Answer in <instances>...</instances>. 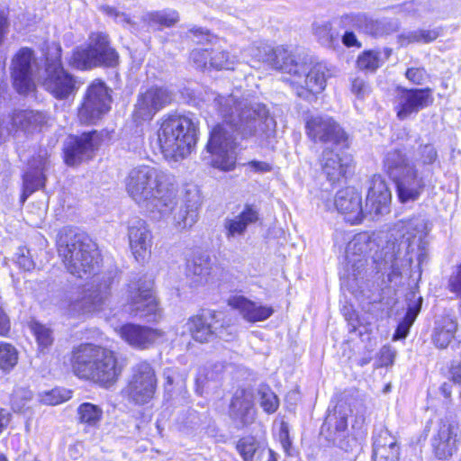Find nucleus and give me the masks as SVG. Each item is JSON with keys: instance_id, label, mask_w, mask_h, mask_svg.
Listing matches in <instances>:
<instances>
[{"instance_id": "1", "label": "nucleus", "mask_w": 461, "mask_h": 461, "mask_svg": "<svg viewBox=\"0 0 461 461\" xmlns=\"http://www.w3.org/2000/svg\"><path fill=\"white\" fill-rule=\"evenodd\" d=\"M214 105L222 122L212 129L206 149L213 167L230 171L237 160L235 134L262 142L274 135L276 122L264 104L234 94L217 95Z\"/></svg>"}, {"instance_id": "2", "label": "nucleus", "mask_w": 461, "mask_h": 461, "mask_svg": "<svg viewBox=\"0 0 461 461\" xmlns=\"http://www.w3.org/2000/svg\"><path fill=\"white\" fill-rule=\"evenodd\" d=\"M125 189L140 207L160 217L169 214L176 205L170 175L154 167L131 168L125 178Z\"/></svg>"}, {"instance_id": "3", "label": "nucleus", "mask_w": 461, "mask_h": 461, "mask_svg": "<svg viewBox=\"0 0 461 461\" xmlns=\"http://www.w3.org/2000/svg\"><path fill=\"white\" fill-rule=\"evenodd\" d=\"M438 158V152L431 144H420L411 156L399 149L387 152L384 168L396 186L398 199L405 203L418 200L426 186L423 173L419 172L416 164L421 167L432 165Z\"/></svg>"}, {"instance_id": "4", "label": "nucleus", "mask_w": 461, "mask_h": 461, "mask_svg": "<svg viewBox=\"0 0 461 461\" xmlns=\"http://www.w3.org/2000/svg\"><path fill=\"white\" fill-rule=\"evenodd\" d=\"M391 192L381 176L375 175L370 182L365 207L361 194L353 187L337 192L334 204L347 221L357 224L367 214L379 215L387 212L391 202Z\"/></svg>"}, {"instance_id": "5", "label": "nucleus", "mask_w": 461, "mask_h": 461, "mask_svg": "<svg viewBox=\"0 0 461 461\" xmlns=\"http://www.w3.org/2000/svg\"><path fill=\"white\" fill-rule=\"evenodd\" d=\"M71 363L77 376L105 387L113 384L123 369L113 351L94 344H82L76 348Z\"/></svg>"}, {"instance_id": "6", "label": "nucleus", "mask_w": 461, "mask_h": 461, "mask_svg": "<svg viewBox=\"0 0 461 461\" xmlns=\"http://www.w3.org/2000/svg\"><path fill=\"white\" fill-rule=\"evenodd\" d=\"M57 244L59 256L71 275L86 278L97 270L99 252L96 245L85 234L64 229Z\"/></svg>"}, {"instance_id": "7", "label": "nucleus", "mask_w": 461, "mask_h": 461, "mask_svg": "<svg viewBox=\"0 0 461 461\" xmlns=\"http://www.w3.org/2000/svg\"><path fill=\"white\" fill-rule=\"evenodd\" d=\"M198 134V122L186 115L164 119L158 131L161 152L168 161H179L194 149Z\"/></svg>"}, {"instance_id": "8", "label": "nucleus", "mask_w": 461, "mask_h": 461, "mask_svg": "<svg viewBox=\"0 0 461 461\" xmlns=\"http://www.w3.org/2000/svg\"><path fill=\"white\" fill-rule=\"evenodd\" d=\"M403 228L406 231L402 240L397 242H387L381 251L384 266L391 269L388 274L390 280L402 276L403 271L411 267L415 246H418L426 236L428 226L425 219L416 217L406 221Z\"/></svg>"}, {"instance_id": "9", "label": "nucleus", "mask_w": 461, "mask_h": 461, "mask_svg": "<svg viewBox=\"0 0 461 461\" xmlns=\"http://www.w3.org/2000/svg\"><path fill=\"white\" fill-rule=\"evenodd\" d=\"M61 46L48 43L45 51V77L43 86L57 99H67L79 88L76 77L68 73L61 63Z\"/></svg>"}, {"instance_id": "10", "label": "nucleus", "mask_w": 461, "mask_h": 461, "mask_svg": "<svg viewBox=\"0 0 461 461\" xmlns=\"http://www.w3.org/2000/svg\"><path fill=\"white\" fill-rule=\"evenodd\" d=\"M87 46H80L73 50L68 65L80 70L91 69L99 66L114 67L118 63V53L111 47L108 35L104 32H92Z\"/></svg>"}, {"instance_id": "11", "label": "nucleus", "mask_w": 461, "mask_h": 461, "mask_svg": "<svg viewBox=\"0 0 461 461\" xmlns=\"http://www.w3.org/2000/svg\"><path fill=\"white\" fill-rule=\"evenodd\" d=\"M285 74H288L289 77H285V80L288 81L296 95L303 99H310L314 94L324 90L327 78L330 77L325 64L317 63L309 68L305 62H299L294 57L291 59Z\"/></svg>"}, {"instance_id": "12", "label": "nucleus", "mask_w": 461, "mask_h": 461, "mask_svg": "<svg viewBox=\"0 0 461 461\" xmlns=\"http://www.w3.org/2000/svg\"><path fill=\"white\" fill-rule=\"evenodd\" d=\"M153 283L145 277L131 280L126 290L125 311L133 317L156 321L160 310L152 292Z\"/></svg>"}, {"instance_id": "13", "label": "nucleus", "mask_w": 461, "mask_h": 461, "mask_svg": "<svg viewBox=\"0 0 461 461\" xmlns=\"http://www.w3.org/2000/svg\"><path fill=\"white\" fill-rule=\"evenodd\" d=\"M156 389L155 370L149 362L141 361L131 367V377L122 393L130 402L144 405L153 399Z\"/></svg>"}, {"instance_id": "14", "label": "nucleus", "mask_w": 461, "mask_h": 461, "mask_svg": "<svg viewBox=\"0 0 461 461\" xmlns=\"http://www.w3.org/2000/svg\"><path fill=\"white\" fill-rule=\"evenodd\" d=\"M109 280L97 285L92 284L77 295L70 297L66 307L71 316H81L101 311L110 296Z\"/></svg>"}, {"instance_id": "15", "label": "nucleus", "mask_w": 461, "mask_h": 461, "mask_svg": "<svg viewBox=\"0 0 461 461\" xmlns=\"http://www.w3.org/2000/svg\"><path fill=\"white\" fill-rule=\"evenodd\" d=\"M433 101L430 88L407 89L398 87L393 95V105L397 118L404 121L432 104Z\"/></svg>"}, {"instance_id": "16", "label": "nucleus", "mask_w": 461, "mask_h": 461, "mask_svg": "<svg viewBox=\"0 0 461 461\" xmlns=\"http://www.w3.org/2000/svg\"><path fill=\"white\" fill-rule=\"evenodd\" d=\"M11 75L14 88L19 94L27 95L35 88L34 77L38 70L37 59L29 48H22L13 58Z\"/></svg>"}, {"instance_id": "17", "label": "nucleus", "mask_w": 461, "mask_h": 461, "mask_svg": "<svg viewBox=\"0 0 461 461\" xmlns=\"http://www.w3.org/2000/svg\"><path fill=\"white\" fill-rule=\"evenodd\" d=\"M101 137L95 131L68 136L64 143L65 162L77 166L92 159L101 145Z\"/></svg>"}, {"instance_id": "18", "label": "nucleus", "mask_w": 461, "mask_h": 461, "mask_svg": "<svg viewBox=\"0 0 461 461\" xmlns=\"http://www.w3.org/2000/svg\"><path fill=\"white\" fill-rule=\"evenodd\" d=\"M111 97L104 83L95 82L86 91L84 102L78 110L82 123H95L110 110Z\"/></svg>"}, {"instance_id": "19", "label": "nucleus", "mask_w": 461, "mask_h": 461, "mask_svg": "<svg viewBox=\"0 0 461 461\" xmlns=\"http://www.w3.org/2000/svg\"><path fill=\"white\" fill-rule=\"evenodd\" d=\"M308 138L315 143L344 144L348 139L340 125L329 115H312L305 122Z\"/></svg>"}, {"instance_id": "20", "label": "nucleus", "mask_w": 461, "mask_h": 461, "mask_svg": "<svg viewBox=\"0 0 461 461\" xmlns=\"http://www.w3.org/2000/svg\"><path fill=\"white\" fill-rule=\"evenodd\" d=\"M172 100V95L165 87L152 86L139 95L133 118L135 121L151 120L153 116Z\"/></svg>"}, {"instance_id": "21", "label": "nucleus", "mask_w": 461, "mask_h": 461, "mask_svg": "<svg viewBox=\"0 0 461 461\" xmlns=\"http://www.w3.org/2000/svg\"><path fill=\"white\" fill-rule=\"evenodd\" d=\"M120 337L131 347L148 349L164 337V331L150 327L127 323L117 330Z\"/></svg>"}, {"instance_id": "22", "label": "nucleus", "mask_w": 461, "mask_h": 461, "mask_svg": "<svg viewBox=\"0 0 461 461\" xmlns=\"http://www.w3.org/2000/svg\"><path fill=\"white\" fill-rule=\"evenodd\" d=\"M215 312H208L201 315L193 316L188 320L187 326L193 339L198 342H208L214 335L224 340H230L232 334H224L223 328L219 330L215 326Z\"/></svg>"}, {"instance_id": "23", "label": "nucleus", "mask_w": 461, "mask_h": 461, "mask_svg": "<svg viewBox=\"0 0 461 461\" xmlns=\"http://www.w3.org/2000/svg\"><path fill=\"white\" fill-rule=\"evenodd\" d=\"M44 113L34 111H15L9 122L0 117V139L9 134L13 129H21L25 132H33L47 123Z\"/></svg>"}, {"instance_id": "24", "label": "nucleus", "mask_w": 461, "mask_h": 461, "mask_svg": "<svg viewBox=\"0 0 461 461\" xmlns=\"http://www.w3.org/2000/svg\"><path fill=\"white\" fill-rule=\"evenodd\" d=\"M401 447L396 436L381 428L373 436V461H399Z\"/></svg>"}, {"instance_id": "25", "label": "nucleus", "mask_w": 461, "mask_h": 461, "mask_svg": "<svg viewBox=\"0 0 461 461\" xmlns=\"http://www.w3.org/2000/svg\"><path fill=\"white\" fill-rule=\"evenodd\" d=\"M251 55L258 61L268 63L272 68L286 73L294 55L285 47L272 48L267 43H259L250 48Z\"/></svg>"}, {"instance_id": "26", "label": "nucleus", "mask_w": 461, "mask_h": 461, "mask_svg": "<svg viewBox=\"0 0 461 461\" xmlns=\"http://www.w3.org/2000/svg\"><path fill=\"white\" fill-rule=\"evenodd\" d=\"M457 429L454 424L440 422L438 432L431 440L434 455L438 459L447 460L456 452Z\"/></svg>"}, {"instance_id": "27", "label": "nucleus", "mask_w": 461, "mask_h": 461, "mask_svg": "<svg viewBox=\"0 0 461 461\" xmlns=\"http://www.w3.org/2000/svg\"><path fill=\"white\" fill-rule=\"evenodd\" d=\"M128 237L135 258L143 260L151 247V233L147 222L142 219H132L129 224Z\"/></svg>"}, {"instance_id": "28", "label": "nucleus", "mask_w": 461, "mask_h": 461, "mask_svg": "<svg viewBox=\"0 0 461 461\" xmlns=\"http://www.w3.org/2000/svg\"><path fill=\"white\" fill-rule=\"evenodd\" d=\"M228 304L237 310L242 318L249 322H258L267 320L273 313L271 306L261 305L243 295H233L229 298Z\"/></svg>"}, {"instance_id": "29", "label": "nucleus", "mask_w": 461, "mask_h": 461, "mask_svg": "<svg viewBox=\"0 0 461 461\" xmlns=\"http://www.w3.org/2000/svg\"><path fill=\"white\" fill-rule=\"evenodd\" d=\"M258 219V211L253 205L246 204L239 214L225 219L226 238L230 240L243 236L248 227L256 223Z\"/></svg>"}, {"instance_id": "30", "label": "nucleus", "mask_w": 461, "mask_h": 461, "mask_svg": "<svg viewBox=\"0 0 461 461\" xmlns=\"http://www.w3.org/2000/svg\"><path fill=\"white\" fill-rule=\"evenodd\" d=\"M351 161V158L348 156H342L331 149H325L321 163L327 179L331 183H336L346 176Z\"/></svg>"}, {"instance_id": "31", "label": "nucleus", "mask_w": 461, "mask_h": 461, "mask_svg": "<svg viewBox=\"0 0 461 461\" xmlns=\"http://www.w3.org/2000/svg\"><path fill=\"white\" fill-rule=\"evenodd\" d=\"M375 247V242L366 233H358L348 243L346 259L352 267L360 268L365 265V258Z\"/></svg>"}, {"instance_id": "32", "label": "nucleus", "mask_w": 461, "mask_h": 461, "mask_svg": "<svg viewBox=\"0 0 461 461\" xmlns=\"http://www.w3.org/2000/svg\"><path fill=\"white\" fill-rule=\"evenodd\" d=\"M200 206L199 195L187 193L184 203L174 216L175 226L180 230L192 228L198 221Z\"/></svg>"}, {"instance_id": "33", "label": "nucleus", "mask_w": 461, "mask_h": 461, "mask_svg": "<svg viewBox=\"0 0 461 461\" xmlns=\"http://www.w3.org/2000/svg\"><path fill=\"white\" fill-rule=\"evenodd\" d=\"M348 414L341 410L330 413L321 428L322 432L327 430L326 438L333 444L343 448V441L348 434Z\"/></svg>"}, {"instance_id": "34", "label": "nucleus", "mask_w": 461, "mask_h": 461, "mask_svg": "<svg viewBox=\"0 0 461 461\" xmlns=\"http://www.w3.org/2000/svg\"><path fill=\"white\" fill-rule=\"evenodd\" d=\"M230 415L243 425L251 423L255 417L251 396L244 390L237 391L230 405Z\"/></svg>"}, {"instance_id": "35", "label": "nucleus", "mask_w": 461, "mask_h": 461, "mask_svg": "<svg viewBox=\"0 0 461 461\" xmlns=\"http://www.w3.org/2000/svg\"><path fill=\"white\" fill-rule=\"evenodd\" d=\"M421 304L422 298L420 296H417L415 293H411L409 295L407 312L403 320L397 326L393 337V340L402 339L408 336L410 328L420 313Z\"/></svg>"}, {"instance_id": "36", "label": "nucleus", "mask_w": 461, "mask_h": 461, "mask_svg": "<svg viewBox=\"0 0 461 461\" xmlns=\"http://www.w3.org/2000/svg\"><path fill=\"white\" fill-rule=\"evenodd\" d=\"M456 330L457 321L455 318L450 316L442 317L437 323L433 333L432 339L436 347L446 348L454 339Z\"/></svg>"}, {"instance_id": "37", "label": "nucleus", "mask_w": 461, "mask_h": 461, "mask_svg": "<svg viewBox=\"0 0 461 461\" xmlns=\"http://www.w3.org/2000/svg\"><path fill=\"white\" fill-rule=\"evenodd\" d=\"M210 270V258L206 255L194 256L186 263V276L196 285L207 282Z\"/></svg>"}, {"instance_id": "38", "label": "nucleus", "mask_w": 461, "mask_h": 461, "mask_svg": "<svg viewBox=\"0 0 461 461\" xmlns=\"http://www.w3.org/2000/svg\"><path fill=\"white\" fill-rule=\"evenodd\" d=\"M141 21L148 27L160 30L162 27H171L179 21L178 13L175 10H162L146 13Z\"/></svg>"}, {"instance_id": "39", "label": "nucleus", "mask_w": 461, "mask_h": 461, "mask_svg": "<svg viewBox=\"0 0 461 461\" xmlns=\"http://www.w3.org/2000/svg\"><path fill=\"white\" fill-rule=\"evenodd\" d=\"M440 33L438 28L418 29L402 33L399 35V41L402 46L411 43L428 44L436 41Z\"/></svg>"}, {"instance_id": "40", "label": "nucleus", "mask_w": 461, "mask_h": 461, "mask_svg": "<svg viewBox=\"0 0 461 461\" xmlns=\"http://www.w3.org/2000/svg\"><path fill=\"white\" fill-rule=\"evenodd\" d=\"M44 165L35 169H30L23 176V192L22 202L23 203L32 193L44 186L45 176L43 175Z\"/></svg>"}, {"instance_id": "41", "label": "nucleus", "mask_w": 461, "mask_h": 461, "mask_svg": "<svg viewBox=\"0 0 461 461\" xmlns=\"http://www.w3.org/2000/svg\"><path fill=\"white\" fill-rule=\"evenodd\" d=\"M237 62V57L235 55H230L226 50H212L211 51L210 66L215 69H234Z\"/></svg>"}, {"instance_id": "42", "label": "nucleus", "mask_w": 461, "mask_h": 461, "mask_svg": "<svg viewBox=\"0 0 461 461\" xmlns=\"http://www.w3.org/2000/svg\"><path fill=\"white\" fill-rule=\"evenodd\" d=\"M77 415L81 423L95 426L101 420L103 411L97 405L85 402L77 408Z\"/></svg>"}, {"instance_id": "43", "label": "nucleus", "mask_w": 461, "mask_h": 461, "mask_svg": "<svg viewBox=\"0 0 461 461\" xmlns=\"http://www.w3.org/2000/svg\"><path fill=\"white\" fill-rule=\"evenodd\" d=\"M18 362V351L11 344L0 341V369L11 371Z\"/></svg>"}, {"instance_id": "44", "label": "nucleus", "mask_w": 461, "mask_h": 461, "mask_svg": "<svg viewBox=\"0 0 461 461\" xmlns=\"http://www.w3.org/2000/svg\"><path fill=\"white\" fill-rule=\"evenodd\" d=\"M30 327L36 339L39 349L42 352L48 349L54 341L52 330L36 321L32 322Z\"/></svg>"}, {"instance_id": "45", "label": "nucleus", "mask_w": 461, "mask_h": 461, "mask_svg": "<svg viewBox=\"0 0 461 461\" xmlns=\"http://www.w3.org/2000/svg\"><path fill=\"white\" fill-rule=\"evenodd\" d=\"M382 62L381 53L375 50L364 51L357 60V68L367 72H375Z\"/></svg>"}, {"instance_id": "46", "label": "nucleus", "mask_w": 461, "mask_h": 461, "mask_svg": "<svg viewBox=\"0 0 461 461\" xmlns=\"http://www.w3.org/2000/svg\"><path fill=\"white\" fill-rule=\"evenodd\" d=\"M315 35L317 36L321 44L328 48H335L339 44V34L333 32L331 25L325 23L315 28Z\"/></svg>"}, {"instance_id": "47", "label": "nucleus", "mask_w": 461, "mask_h": 461, "mask_svg": "<svg viewBox=\"0 0 461 461\" xmlns=\"http://www.w3.org/2000/svg\"><path fill=\"white\" fill-rule=\"evenodd\" d=\"M237 449L244 461H252L254 455L262 456L267 450L259 449L256 440L253 438H244L240 439L237 444Z\"/></svg>"}, {"instance_id": "48", "label": "nucleus", "mask_w": 461, "mask_h": 461, "mask_svg": "<svg viewBox=\"0 0 461 461\" xmlns=\"http://www.w3.org/2000/svg\"><path fill=\"white\" fill-rule=\"evenodd\" d=\"M259 403L267 413H274L279 406V400L269 387H261L258 390Z\"/></svg>"}, {"instance_id": "49", "label": "nucleus", "mask_w": 461, "mask_h": 461, "mask_svg": "<svg viewBox=\"0 0 461 461\" xmlns=\"http://www.w3.org/2000/svg\"><path fill=\"white\" fill-rule=\"evenodd\" d=\"M40 401L47 405H57L71 398V392L64 388H54L41 394Z\"/></svg>"}, {"instance_id": "50", "label": "nucleus", "mask_w": 461, "mask_h": 461, "mask_svg": "<svg viewBox=\"0 0 461 461\" xmlns=\"http://www.w3.org/2000/svg\"><path fill=\"white\" fill-rule=\"evenodd\" d=\"M368 18L365 14H346L340 18V25L344 29L356 28L365 32Z\"/></svg>"}, {"instance_id": "51", "label": "nucleus", "mask_w": 461, "mask_h": 461, "mask_svg": "<svg viewBox=\"0 0 461 461\" xmlns=\"http://www.w3.org/2000/svg\"><path fill=\"white\" fill-rule=\"evenodd\" d=\"M32 398V393L25 388L16 389L12 395V407L14 411H22Z\"/></svg>"}, {"instance_id": "52", "label": "nucleus", "mask_w": 461, "mask_h": 461, "mask_svg": "<svg viewBox=\"0 0 461 461\" xmlns=\"http://www.w3.org/2000/svg\"><path fill=\"white\" fill-rule=\"evenodd\" d=\"M100 10L106 15L113 17L117 23H121L122 25H129L131 29L135 30V24L131 22V20L126 14L121 13L114 7L109 5H103L100 7Z\"/></svg>"}, {"instance_id": "53", "label": "nucleus", "mask_w": 461, "mask_h": 461, "mask_svg": "<svg viewBox=\"0 0 461 461\" xmlns=\"http://www.w3.org/2000/svg\"><path fill=\"white\" fill-rule=\"evenodd\" d=\"M15 258L16 265L24 271H29L34 267V263L29 255L26 248H19Z\"/></svg>"}, {"instance_id": "54", "label": "nucleus", "mask_w": 461, "mask_h": 461, "mask_svg": "<svg viewBox=\"0 0 461 461\" xmlns=\"http://www.w3.org/2000/svg\"><path fill=\"white\" fill-rule=\"evenodd\" d=\"M190 58L198 68H204L210 62L211 51L208 50L195 49L191 54Z\"/></svg>"}, {"instance_id": "55", "label": "nucleus", "mask_w": 461, "mask_h": 461, "mask_svg": "<svg viewBox=\"0 0 461 461\" xmlns=\"http://www.w3.org/2000/svg\"><path fill=\"white\" fill-rule=\"evenodd\" d=\"M351 91L357 98L363 99L369 95L370 86L365 79L356 77L352 81Z\"/></svg>"}, {"instance_id": "56", "label": "nucleus", "mask_w": 461, "mask_h": 461, "mask_svg": "<svg viewBox=\"0 0 461 461\" xmlns=\"http://www.w3.org/2000/svg\"><path fill=\"white\" fill-rule=\"evenodd\" d=\"M447 287L451 293H454L457 297L461 298V265L456 271L450 276Z\"/></svg>"}, {"instance_id": "57", "label": "nucleus", "mask_w": 461, "mask_h": 461, "mask_svg": "<svg viewBox=\"0 0 461 461\" xmlns=\"http://www.w3.org/2000/svg\"><path fill=\"white\" fill-rule=\"evenodd\" d=\"M405 76L413 84L420 85V84H422V82L425 78L426 71L424 68H411L407 69Z\"/></svg>"}, {"instance_id": "58", "label": "nucleus", "mask_w": 461, "mask_h": 461, "mask_svg": "<svg viewBox=\"0 0 461 461\" xmlns=\"http://www.w3.org/2000/svg\"><path fill=\"white\" fill-rule=\"evenodd\" d=\"M395 357V351L389 346H384L380 349V361L382 366L392 365Z\"/></svg>"}, {"instance_id": "59", "label": "nucleus", "mask_w": 461, "mask_h": 461, "mask_svg": "<svg viewBox=\"0 0 461 461\" xmlns=\"http://www.w3.org/2000/svg\"><path fill=\"white\" fill-rule=\"evenodd\" d=\"M366 33L371 34L373 36H379L384 33V27L382 23L379 21L373 20L368 18V22L366 25L365 32Z\"/></svg>"}, {"instance_id": "60", "label": "nucleus", "mask_w": 461, "mask_h": 461, "mask_svg": "<svg viewBox=\"0 0 461 461\" xmlns=\"http://www.w3.org/2000/svg\"><path fill=\"white\" fill-rule=\"evenodd\" d=\"M247 167L256 173H267L272 170V166L265 161L252 160L247 164Z\"/></svg>"}, {"instance_id": "61", "label": "nucleus", "mask_w": 461, "mask_h": 461, "mask_svg": "<svg viewBox=\"0 0 461 461\" xmlns=\"http://www.w3.org/2000/svg\"><path fill=\"white\" fill-rule=\"evenodd\" d=\"M9 23L7 14L2 9H0V45L3 43L5 35L8 32Z\"/></svg>"}, {"instance_id": "62", "label": "nucleus", "mask_w": 461, "mask_h": 461, "mask_svg": "<svg viewBox=\"0 0 461 461\" xmlns=\"http://www.w3.org/2000/svg\"><path fill=\"white\" fill-rule=\"evenodd\" d=\"M190 37L197 43H201L200 38H208L209 31L202 27H193L189 30Z\"/></svg>"}, {"instance_id": "63", "label": "nucleus", "mask_w": 461, "mask_h": 461, "mask_svg": "<svg viewBox=\"0 0 461 461\" xmlns=\"http://www.w3.org/2000/svg\"><path fill=\"white\" fill-rule=\"evenodd\" d=\"M342 42L347 47H360V43L357 40L356 35L352 32H346L342 36Z\"/></svg>"}, {"instance_id": "64", "label": "nucleus", "mask_w": 461, "mask_h": 461, "mask_svg": "<svg viewBox=\"0 0 461 461\" xmlns=\"http://www.w3.org/2000/svg\"><path fill=\"white\" fill-rule=\"evenodd\" d=\"M10 330V322L6 314L0 307V336H5Z\"/></svg>"}]
</instances>
